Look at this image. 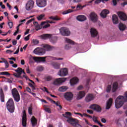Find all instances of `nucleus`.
Segmentation results:
<instances>
[{
    "instance_id": "nucleus-57",
    "label": "nucleus",
    "mask_w": 127,
    "mask_h": 127,
    "mask_svg": "<svg viewBox=\"0 0 127 127\" xmlns=\"http://www.w3.org/2000/svg\"><path fill=\"white\" fill-rule=\"evenodd\" d=\"M33 20H34V19L32 18L30 20H29L28 21H27V22H26V24H29V23L32 22V21H33Z\"/></svg>"
},
{
    "instance_id": "nucleus-62",
    "label": "nucleus",
    "mask_w": 127,
    "mask_h": 127,
    "mask_svg": "<svg viewBox=\"0 0 127 127\" xmlns=\"http://www.w3.org/2000/svg\"><path fill=\"white\" fill-rule=\"evenodd\" d=\"M26 91L28 92V93H31V89L29 87H26Z\"/></svg>"
},
{
    "instance_id": "nucleus-12",
    "label": "nucleus",
    "mask_w": 127,
    "mask_h": 127,
    "mask_svg": "<svg viewBox=\"0 0 127 127\" xmlns=\"http://www.w3.org/2000/svg\"><path fill=\"white\" fill-rule=\"evenodd\" d=\"M68 74V69L67 68H64L60 70L58 72L59 76L61 77H65V76H67Z\"/></svg>"
},
{
    "instance_id": "nucleus-28",
    "label": "nucleus",
    "mask_w": 127,
    "mask_h": 127,
    "mask_svg": "<svg viewBox=\"0 0 127 127\" xmlns=\"http://www.w3.org/2000/svg\"><path fill=\"white\" fill-rule=\"evenodd\" d=\"M31 122L33 127H35V126L37 125V120H36V118L34 117V116L32 117Z\"/></svg>"
},
{
    "instance_id": "nucleus-16",
    "label": "nucleus",
    "mask_w": 127,
    "mask_h": 127,
    "mask_svg": "<svg viewBox=\"0 0 127 127\" xmlns=\"http://www.w3.org/2000/svg\"><path fill=\"white\" fill-rule=\"evenodd\" d=\"M90 109H92L93 110L96 111V112H98V113H100L101 111H102V108H101V107L96 104H93L91 105L90 106Z\"/></svg>"
},
{
    "instance_id": "nucleus-33",
    "label": "nucleus",
    "mask_w": 127,
    "mask_h": 127,
    "mask_svg": "<svg viewBox=\"0 0 127 127\" xmlns=\"http://www.w3.org/2000/svg\"><path fill=\"white\" fill-rule=\"evenodd\" d=\"M49 19H52V20H56L57 21H58V20H60V19H61L60 18L58 17V16H52L51 17H49Z\"/></svg>"
},
{
    "instance_id": "nucleus-26",
    "label": "nucleus",
    "mask_w": 127,
    "mask_h": 127,
    "mask_svg": "<svg viewBox=\"0 0 127 127\" xmlns=\"http://www.w3.org/2000/svg\"><path fill=\"white\" fill-rule=\"evenodd\" d=\"M94 100V96L92 94H88L85 98V101L86 102H91Z\"/></svg>"
},
{
    "instance_id": "nucleus-38",
    "label": "nucleus",
    "mask_w": 127,
    "mask_h": 127,
    "mask_svg": "<svg viewBox=\"0 0 127 127\" xmlns=\"http://www.w3.org/2000/svg\"><path fill=\"white\" fill-rule=\"evenodd\" d=\"M64 117V118H66L68 119V118H69V117H71V116H72V114L71 113V112H65V114L63 115Z\"/></svg>"
},
{
    "instance_id": "nucleus-14",
    "label": "nucleus",
    "mask_w": 127,
    "mask_h": 127,
    "mask_svg": "<svg viewBox=\"0 0 127 127\" xmlns=\"http://www.w3.org/2000/svg\"><path fill=\"white\" fill-rule=\"evenodd\" d=\"M34 2L32 0H29L26 4V8L27 10H30L33 7Z\"/></svg>"
},
{
    "instance_id": "nucleus-5",
    "label": "nucleus",
    "mask_w": 127,
    "mask_h": 127,
    "mask_svg": "<svg viewBox=\"0 0 127 127\" xmlns=\"http://www.w3.org/2000/svg\"><path fill=\"white\" fill-rule=\"evenodd\" d=\"M15 71L16 73H14L13 74V76H14L16 78H20V79H22V76H21V74L23 73V74H25V72L24 69H22L21 67H18L17 69H15Z\"/></svg>"
},
{
    "instance_id": "nucleus-42",
    "label": "nucleus",
    "mask_w": 127,
    "mask_h": 127,
    "mask_svg": "<svg viewBox=\"0 0 127 127\" xmlns=\"http://www.w3.org/2000/svg\"><path fill=\"white\" fill-rule=\"evenodd\" d=\"M92 120L94 123H96V124L99 123V121H98V117L95 116L92 117Z\"/></svg>"
},
{
    "instance_id": "nucleus-64",
    "label": "nucleus",
    "mask_w": 127,
    "mask_h": 127,
    "mask_svg": "<svg viewBox=\"0 0 127 127\" xmlns=\"http://www.w3.org/2000/svg\"><path fill=\"white\" fill-rule=\"evenodd\" d=\"M50 24H47L46 25H45L44 26H43V28H48V27H50Z\"/></svg>"
},
{
    "instance_id": "nucleus-32",
    "label": "nucleus",
    "mask_w": 127,
    "mask_h": 127,
    "mask_svg": "<svg viewBox=\"0 0 127 127\" xmlns=\"http://www.w3.org/2000/svg\"><path fill=\"white\" fill-rule=\"evenodd\" d=\"M67 89L68 88L67 87V86H63L59 88V92H65L67 91Z\"/></svg>"
},
{
    "instance_id": "nucleus-10",
    "label": "nucleus",
    "mask_w": 127,
    "mask_h": 127,
    "mask_svg": "<svg viewBox=\"0 0 127 127\" xmlns=\"http://www.w3.org/2000/svg\"><path fill=\"white\" fill-rule=\"evenodd\" d=\"M89 17L92 22L96 23L98 21V15L95 12H91L89 15Z\"/></svg>"
},
{
    "instance_id": "nucleus-55",
    "label": "nucleus",
    "mask_w": 127,
    "mask_h": 127,
    "mask_svg": "<svg viewBox=\"0 0 127 127\" xmlns=\"http://www.w3.org/2000/svg\"><path fill=\"white\" fill-rule=\"evenodd\" d=\"M45 110L46 112H47V113H51V110H50V108H45Z\"/></svg>"
},
{
    "instance_id": "nucleus-27",
    "label": "nucleus",
    "mask_w": 127,
    "mask_h": 127,
    "mask_svg": "<svg viewBox=\"0 0 127 127\" xmlns=\"http://www.w3.org/2000/svg\"><path fill=\"white\" fill-rule=\"evenodd\" d=\"M119 28L121 31H125L126 28H127V26L123 23H120L119 25Z\"/></svg>"
},
{
    "instance_id": "nucleus-17",
    "label": "nucleus",
    "mask_w": 127,
    "mask_h": 127,
    "mask_svg": "<svg viewBox=\"0 0 127 127\" xmlns=\"http://www.w3.org/2000/svg\"><path fill=\"white\" fill-rule=\"evenodd\" d=\"M90 31L91 37H96L98 36V34H99L98 31L96 28H91Z\"/></svg>"
},
{
    "instance_id": "nucleus-25",
    "label": "nucleus",
    "mask_w": 127,
    "mask_h": 127,
    "mask_svg": "<svg viewBox=\"0 0 127 127\" xmlns=\"http://www.w3.org/2000/svg\"><path fill=\"white\" fill-rule=\"evenodd\" d=\"M112 20L114 24H118V23H119V18H118V16L116 14L113 15Z\"/></svg>"
},
{
    "instance_id": "nucleus-30",
    "label": "nucleus",
    "mask_w": 127,
    "mask_h": 127,
    "mask_svg": "<svg viewBox=\"0 0 127 127\" xmlns=\"http://www.w3.org/2000/svg\"><path fill=\"white\" fill-rule=\"evenodd\" d=\"M52 65L55 69H59L60 68V64L58 63H53Z\"/></svg>"
},
{
    "instance_id": "nucleus-54",
    "label": "nucleus",
    "mask_w": 127,
    "mask_h": 127,
    "mask_svg": "<svg viewBox=\"0 0 127 127\" xmlns=\"http://www.w3.org/2000/svg\"><path fill=\"white\" fill-rule=\"evenodd\" d=\"M50 42H51V43H53V44H55V43L57 42V41L54 39H53L50 40Z\"/></svg>"
},
{
    "instance_id": "nucleus-50",
    "label": "nucleus",
    "mask_w": 127,
    "mask_h": 127,
    "mask_svg": "<svg viewBox=\"0 0 127 127\" xmlns=\"http://www.w3.org/2000/svg\"><path fill=\"white\" fill-rule=\"evenodd\" d=\"M71 46L70 45L68 44V45H65L64 48L66 50H69V49H70V48H71Z\"/></svg>"
},
{
    "instance_id": "nucleus-39",
    "label": "nucleus",
    "mask_w": 127,
    "mask_h": 127,
    "mask_svg": "<svg viewBox=\"0 0 127 127\" xmlns=\"http://www.w3.org/2000/svg\"><path fill=\"white\" fill-rule=\"evenodd\" d=\"M45 23H55V22L53 21L47 20L46 21H43L41 23V25H44Z\"/></svg>"
},
{
    "instance_id": "nucleus-41",
    "label": "nucleus",
    "mask_w": 127,
    "mask_h": 127,
    "mask_svg": "<svg viewBox=\"0 0 127 127\" xmlns=\"http://www.w3.org/2000/svg\"><path fill=\"white\" fill-rule=\"evenodd\" d=\"M37 71H38L39 72H41L44 70V67L43 66L40 65L37 67Z\"/></svg>"
},
{
    "instance_id": "nucleus-15",
    "label": "nucleus",
    "mask_w": 127,
    "mask_h": 127,
    "mask_svg": "<svg viewBox=\"0 0 127 127\" xmlns=\"http://www.w3.org/2000/svg\"><path fill=\"white\" fill-rule=\"evenodd\" d=\"M23 116L22 117V125L23 127H26L27 119H26V113L25 112V110H24L23 112Z\"/></svg>"
},
{
    "instance_id": "nucleus-2",
    "label": "nucleus",
    "mask_w": 127,
    "mask_h": 127,
    "mask_svg": "<svg viewBox=\"0 0 127 127\" xmlns=\"http://www.w3.org/2000/svg\"><path fill=\"white\" fill-rule=\"evenodd\" d=\"M125 102H127V91L125 92V96L120 95L115 100V108L120 109L124 106Z\"/></svg>"
},
{
    "instance_id": "nucleus-46",
    "label": "nucleus",
    "mask_w": 127,
    "mask_h": 127,
    "mask_svg": "<svg viewBox=\"0 0 127 127\" xmlns=\"http://www.w3.org/2000/svg\"><path fill=\"white\" fill-rule=\"evenodd\" d=\"M43 25H38L37 26H36L35 27V29L36 31H38V30H39L40 29H41V26H42Z\"/></svg>"
},
{
    "instance_id": "nucleus-22",
    "label": "nucleus",
    "mask_w": 127,
    "mask_h": 127,
    "mask_svg": "<svg viewBox=\"0 0 127 127\" xmlns=\"http://www.w3.org/2000/svg\"><path fill=\"white\" fill-rule=\"evenodd\" d=\"M78 82H79V79L77 77H73L70 80L69 83L71 86H74V85H76Z\"/></svg>"
},
{
    "instance_id": "nucleus-3",
    "label": "nucleus",
    "mask_w": 127,
    "mask_h": 127,
    "mask_svg": "<svg viewBox=\"0 0 127 127\" xmlns=\"http://www.w3.org/2000/svg\"><path fill=\"white\" fill-rule=\"evenodd\" d=\"M6 108L10 113L14 112V102L12 98L9 99L6 103Z\"/></svg>"
},
{
    "instance_id": "nucleus-35",
    "label": "nucleus",
    "mask_w": 127,
    "mask_h": 127,
    "mask_svg": "<svg viewBox=\"0 0 127 127\" xmlns=\"http://www.w3.org/2000/svg\"><path fill=\"white\" fill-rule=\"evenodd\" d=\"M73 11H74V10L68 9V10H66L63 12V14H68V13H71V12H73Z\"/></svg>"
},
{
    "instance_id": "nucleus-53",
    "label": "nucleus",
    "mask_w": 127,
    "mask_h": 127,
    "mask_svg": "<svg viewBox=\"0 0 127 127\" xmlns=\"http://www.w3.org/2000/svg\"><path fill=\"white\" fill-rule=\"evenodd\" d=\"M47 100H48L49 101H50V102H51V103H54V102H55V101L52 100L51 98H50V97H46Z\"/></svg>"
},
{
    "instance_id": "nucleus-29",
    "label": "nucleus",
    "mask_w": 127,
    "mask_h": 127,
    "mask_svg": "<svg viewBox=\"0 0 127 127\" xmlns=\"http://www.w3.org/2000/svg\"><path fill=\"white\" fill-rule=\"evenodd\" d=\"M43 39H48V38H51V35L49 34H45L41 36Z\"/></svg>"
},
{
    "instance_id": "nucleus-19",
    "label": "nucleus",
    "mask_w": 127,
    "mask_h": 127,
    "mask_svg": "<svg viewBox=\"0 0 127 127\" xmlns=\"http://www.w3.org/2000/svg\"><path fill=\"white\" fill-rule=\"evenodd\" d=\"M118 15L121 20H123V21H126V20H127V14H126V13H124L123 12H119L118 13Z\"/></svg>"
},
{
    "instance_id": "nucleus-59",
    "label": "nucleus",
    "mask_w": 127,
    "mask_h": 127,
    "mask_svg": "<svg viewBox=\"0 0 127 127\" xmlns=\"http://www.w3.org/2000/svg\"><path fill=\"white\" fill-rule=\"evenodd\" d=\"M33 43L34 44H38L39 43V41H38L37 40H33Z\"/></svg>"
},
{
    "instance_id": "nucleus-4",
    "label": "nucleus",
    "mask_w": 127,
    "mask_h": 127,
    "mask_svg": "<svg viewBox=\"0 0 127 127\" xmlns=\"http://www.w3.org/2000/svg\"><path fill=\"white\" fill-rule=\"evenodd\" d=\"M11 93L14 101L17 102H19V101H20V96L19 95V93H18L17 89L16 88H13L11 90Z\"/></svg>"
},
{
    "instance_id": "nucleus-40",
    "label": "nucleus",
    "mask_w": 127,
    "mask_h": 127,
    "mask_svg": "<svg viewBox=\"0 0 127 127\" xmlns=\"http://www.w3.org/2000/svg\"><path fill=\"white\" fill-rule=\"evenodd\" d=\"M54 104L57 106V107H59L60 110H62V106L61 105H60V102L59 101H57L56 102V101H54Z\"/></svg>"
},
{
    "instance_id": "nucleus-63",
    "label": "nucleus",
    "mask_w": 127,
    "mask_h": 127,
    "mask_svg": "<svg viewBox=\"0 0 127 127\" xmlns=\"http://www.w3.org/2000/svg\"><path fill=\"white\" fill-rule=\"evenodd\" d=\"M101 122L102 123H103V124H106V123H107V120L105 118H102L101 119Z\"/></svg>"
},
{
    "instance_id": "nucleus-6",
    "label": "nucleus",
    "mask_w": 127,
    "mask_h": 127,
    "mask_svg": "<svg viewBox=\"0 0 127 127\" xmlns=\"http://www.w3.org/2000/svg\"><path fill=\"white\" fill-rule=\"evenodd\" d=\"M67 123H69V124H70L73 127H81L79 124H78L79 122L77 120L74 119V118H69L67 120Z\"/></svg>"
},
{
    "instance_id": "nucleus-56",
    "label": "nucleus",
    "mask_w": 127,
    "mask_h": 127,
    "mask_svg": "<svg viewBox=\"0 0 127 127\" xmlns=\"http://www.w3.org/2000/svg\"><path fill=\"white\" fill-rule=\"evenodd\" d=\"M87 112L88 114H89V115H93V114H94V112H93L92 110H87Z\"/></svg>"
},
{
    "instance_id": "nucleus-11",
    "label": "nucleus",
    "mask_w": 127,
    "mask_h": 127,
    "mask_svg": "<svg viewBox=\"0 0 127 127\" xmlns=\"http://www.w3.org/2000/svg\"><path fill=\"white\" fill-rule=\"evenodd\" d=\"M66 80H67L66 77L57 78L54 81V85H60V84H62L63 83H64V82H65Z\"/></svg>"
},
{
    "instance_id": "nucleus-61",
    "label": "nucleus",
    "mask_w": 127,
    "mask_h": 127,
    "mask_svg": "<svg viewBox=\"0 0 127 127\" xmlns=\"http://www.w3.org/2000/svg\"><path fill=\"white\" fill-rule=\"evenodd\" d=\"M26 72L28 74H30V70H29V67H27L26 69Z\"/></svg>"
},
{
    "instance_id": "nucleus-21",
    "label": "nucleus",
    "mask_w": 127,
    "mask_h": 127,
    "mask_svg": "<svg viewBox=\"0 0 127 127\" xmlns=\"http://www.w3.org/2000/svg\"><path fill=\"white\" fill-rule=\"evenodd\" d=\"M113 105V98H110L107 102L106 103V110H110Z\"/></svg>"
},
{
    "instance_id": "nucleus-49",
    "label": "nucleus",
    "mask_w": 127,
    "mask_h": 127,
    "mask_svg": "<svg viewBox=\"0 0 127 127\" xmlns=\"http://www.w3.org/2000/svg\"><path fill=\"white\" fill-rule=\"evenodd\" d=\"M3 63L5 64V68L6 69L7 68H8V66H9V64H8V62H7V61H5L3 62Z\"/></svg>"
},
{
    "instance_id": "nucleus-7",
    "label": "nucleus",
    "mask_w": 127,
    "mask_h": 127,
    "mask_svg": "<svg viewBox=\"0 0 127 127\" xmlns=\"http://www.w3.org/2000/svg\"><path fill=\"white\" fill-rule=\"evenodd\" d=\"M60 32L63 36H69L70 35V31L68 28L62 27L60 29Z\"/></svg>"
},
{
    "instance_id": "nucleus-1",
    "label": "nucleus",
    "mask_w": 127,
    "mask_h": 127,
    "mask_svg": "<svg viewBox=\"0 0 127 127\" xmlns=\"http://www.w3.org/2000/svg\"><path fill=\"white\" fill-rule=\"evenodd\" d=\"M43 48H37L33 51V53L36 55H43L45 54L46 51H51L53 49H55V47L51 46L49 44H42Z\"/></svg>"
},
{
    "instance_id": "nucleus-52",
    "label": "nucleus",
    "mask_w": 127,
    "mask_h": 127,
    "mask_svg": "<svg viewBox=\"0 0 127 127\" xmlns=\"http://www.w3.org/2000/svg\"><path fill=\"white\" fill-rule=\"evenodd\" d=\"M101 1H103V0H96L94 3L95 4H99V3H101Z\"/></svg>"
},
{
    "instance_id": "nucleus-9",
    "label": "nucleus",
    "mask_w": 127,
    "mask_h": 127,
    "mask_svg": "<svg viewBox=\"0 0 127 127\" xmlns=\"http://www.w3.org/2000/svg\"><path fill=\"white\" fill-rule=\"evenodd\" d=\"M46 58L47 57H33V59L35 61V62H38L39 63H45L46 62Z\"/></svg>"
},
{
    "instance_id": "nucleus-60",
    "label": "nucleus",
    "mask_w": 127,
    "mask_h": 127,
    "mask_svg": "<svg viewBox=\"0 0 127 127\" xmlns=\"http://www.w3.org/2000/svg\"><path fill=\"white\" fill-rule=\"evenodd\" d=\"M112 2L113 3V5H117V4H118L117 0H113Z\"/></svg>"
},
{
    "instance_id": "nucleus-48",
    "label": "nucleus",
    "mask_w": 127,
    "mask_h": 127,
    "mask_svg": "<svg viewBox=\"0 0 127 127\" xmlns=\"http://www.w3.org/2000/svg\"><path fill=\"white\" fill-rule=\"evenodd\" d=\"M29 86L32 88L33 91L35 90V86L32 83H29Z\"/></svg>"
},
{
    "instance_id": "nucleus-18",
    "label": "nucleus",
    "mask_w": 127,
    "mask_h": 127,
    "mask_svg": "<svg viewBox=\"0 0 127 127\" xmlns=\"http://www.w3.org/2000/svg\"><path fill=\"white\" fill-rule=\"evenodd\" d=\"M109 13H110V11L107 9H105L101 11L100 15L103 18H106Z\"/></svg>"
},
{
    "instance_id": "nucleus-45",
    "label": "nucleus",
    "mask_w": 127,
    "mask_h": 127,
    "mask_svg": "<svg viewBox=\"0 0 127 127\" xmlns=\"http://www.w3.org/2000/svg\"><path fill=\"white\" fill-rule=\"evenodd\" d=\"M45 80L46 81H51L52 80V76L48 75L45 77Z\"/></svg>"
},
{
    "instance_id": "nucleus-8",
    "label": "nucleus",
    "mask_w": 127,
    "mask_h": 127,
    "mask_svg": "<svg viewBox=\"0 0 127 127\" xmlns=\"http://www.w3.org/2000/svg\"><path fill=\"white\" fill-rule=\"evenodd\" d=\"M64 97L66 101L71 102L73 100L74 94L71 92H67L64 94Z\"/></svg>"
},
{
    "instance_id": "nucleus-43",
    "label": "nucleus",
    "mask_w": 127,
    "mask_h": 127,
    "mask_svg": "<svg viewBox=\"0 0 127 127\" xmlns=\"http://www.w3.org/2000/svg\"><path fill=\"white\" fill-rule=\"evenodd\" d=\"M32 110H33V108L32 106L29 107L28 109L29 115H32Z\"/></svg>"
},
{
    "instance_id": "nucleus-34",
    "label": "nucleus",
    "mask_w": 127,
    "mask_h": 127,
    "mask_svg": "<svg viewBox=\"0 0 127 127\" xmlns=\"http://www.w3.org/2000/svg\"><path fill=\"white\" fill-rule=\"evenodd\" d=\"M65 40L66 42H67V43H69V44H71L72 45H74V44H75V42L70 39L65 38Z\"/></svg>"
},
{
    "instance_id": "nucleus-51",
    "label": "nucleus",
    "mask_w": 127,
    "mask_h": 127,
    "mask_svg": "<svg viewBox=\"0 0 127 127\" xmlns=\"http://www.w3.org/2000/svg\"><path fill=\"white\" fill-rule=\"evenodd\" d=\"M8 25L9 27V28H12V26H13V23L12 22H8Z\"/></svg>"
},
{
    "instance_id": "nucleus-44",
    "label": "nucleus",
    "mask_w": 127,
    "mask_h": 127,
    "mask_svg": "<svg viewBox=\"0 0 127 127\" xmlns=\"http://www.w3.org/2000/svg\"><path fill=\"white\" fill-rule=\"evenodd\" d=\"M111 90H112V85H108L107 88L106 89V92L107 93H110L111 92Z\"/></svg>"
},
{
    "instance_id": "nucleus-36",
    "label": "nucleus",
    "mask_w": 127,
    "mask_h": 127,
    "mask_svg": "<svg viewBox=\"0 0 127 127\" xmlns=\"http://www.w3.org/2000/svg\"><path fill=\"white\" fill-rule=\"evenodd\" d=\"M45 17V14H42L37 16V19H38V20H39V21L42 20V19H43V18H44Z\"/></svg>"
},
{
    "instance_id": "nucleus-37",
    "label": "nucleus",
    "mask_w": 127,
    "mask_h": 127,
    "mask_svg": "<svg viewBox=\"0 0 127 127\" xmlns=\"http://www.w3.org/2000/svg\"><path fill=\"white\" fill-rule=\"evenodd\" d=\"M84 7H85V5L82 6V5L79 4L76 6V9L75 10H81V9L84 8Z\"/></svg>"
},
{
    "instance_id": "nucleus-58",
    "label": "nucleus",
    "mask_w": 127,
    "mask_h": 127,
    "mask_svg": "<svg viewBox=\"0 0 127 127\" xmlns=\"http://www.w3.org/2000/svg\"><path fill=\"white\" fill-rule=\"evenodd\" d=\"M30 36V35H28L27 36L25 37L24 38V40L25 41H28L29 40V37Z\"/></svg>"
},
{
    "instance_id": "nucleus-13",
    "label": "nucleus",
    "mask_w": 127,
    "mask_h": 127,
    "mask_svg": "<svg viewBox=\"0 0 127 127\" xmlns=\"http://www.w3.org/2000/svg\"><path fill=\"white\" fill-rule=\"evenodd\" d=\"M36 4L39 7H45L47 4L46 0H36Z\"/></svg>"
},
{
    "instance_id": "nucleus-23",
    "label": "nucleus",
    "mask_w": 127,
    "mask_h": 127,
    "mask_svg": "<svg viewBox=\"0 0 127 127\" xmlns=\"http://www.w3.org/2000/svg\"><path fill=\"white\" fill-rule=\"evenodd\" d=\"M86 95V93L84 91H80L77 95V100H81L84 98Z\"/></svg>"
},
{
    "instance_id": "nucleus-24",
    "label": "nucleus",
    "mask_w": 127,
    "mask_h": 127,
    "mask_svg": "<svg viewBox=\"0 0 127 127\" xmlns=\"http://www.w3.org/2000/svg\"><path fill=\"white\" fill-rule=\"evenodd\" d=\"M4 93H3V90L2 88H0V100L1 103L4 102Z\"/></svg>"
},
{
    "instance_id": "nucleus-20",
    "label": "nucleus",
    "mask_w": 127,
    "mask_h": 127,
    "mask_svg": "<svg viewBox=\"0 0 127 127\" xmlns=\"http://www.w3.org/2000/svg\"><path fill=\"white\" fill-rule=\"evenodd\" d=\"M76 19L80 22L86 21L87 20V17L84 15H79L76 17Z\"/></svg>"
},
{
    "instance_id": "nucleus-31",
    "label": "nucleus",
    "mask_w": 127,
    "mask_h": 127,
    "mask_svg": "<svg viewBox=\"0 0 127 127\" xmlns=\"http://www.w3.org/2000/svg\"><path fill=\"white\" fill-rule=\"evenodd\" d=\"M117 89H118V82H114L113 85L112 92L113 93L116 92Z\"/></svg>"
},
{
    "instance_id": "nucleus-47",
    "label": "nucleus",
    "mask_w": 127,
    "mask_h": 127,
    "mask_svg": "<svg viewBox=\"0 0 127 127\" xmlns=\"http://www.w3.org/2000/svg\"><path fill=\"white\" fill-rule=\"evenodd\" d=\"M0 75H10V74L7 71H4L0 72Z\"/></svg>"
}]
</instances>
